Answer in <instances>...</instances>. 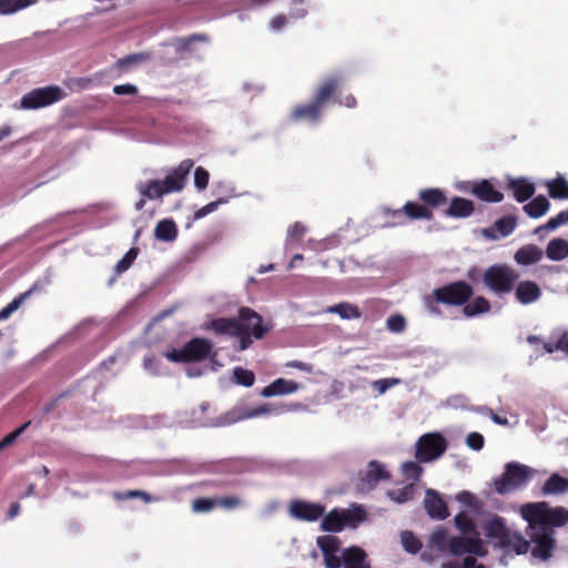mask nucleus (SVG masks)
<instances>
[{"mask_svg": "<svg viewBox=\"0 0 568 568\" xmlns=\"http://www.w3.org/2000/svg\"><path fill=\"white\" fill-rule=\"evenodd\" d=\"M316 544L322 551L324 565L326 568H341L342 556H338L341 549V540L332 535H323L317 537Z\"/></svg>", "mask_w": 568, "mask_h": 568, "instance_id": "obj_15", "label": "nucleus"}, {"mask_svg": "<svg viewBox=\"0 0 568 568\" xmlns=\"http://www.w3.org/2000/svg\"><path fill=\"white\" fill-rule=\"evenodd\" d=\"M233 376H234V379L235 382L239 384V385H242V386H245V387H251L253 386L254 382H255V375L252 371L250 369H245L243 367H235L233 369Z\"/></svg>", "mask_w": 568, "mask_h": 568, "instance_id": "obj_42", "label": "nucleus"}, {"mask_svg": "<svg viewBox=\"0 0 568 568\" xmlns=\"http://www.w3.org/2000/svg\"><path fill=\"white\" fill-rule=\"evenodd\" d=\"M483 528L485 536L494 541L496 548L515 551L517 555H524L530 548V541L519 531L508 528L506 520L500 516L495 515L487 519Z\"/></svg>", "mask_w": 568, "mask_h": 568, "instance_id": "obj_3", "label": "nucleus"}, {"mask_svg": "<svg viewBox=\"0 0 568 568\" xmlns=\"http://www.w3.org/2000/svg\"><path fill=\"white\" fill-rule=\"evenodd\" d=\"M507 187L513 192L514 197L519 203L529 200L536 191L535 184L525 178L510 179Z\"/></svg>", "mask_w": 568, "mask_h": 568, "instance_id": "obj_24", "label": "nucleus"}, {"mask_svg": "<svg viewBox=\"0 0 568 568\" xmlns=\"http://www.w3.org/2000/svg\"><path fill=\"white\" fill-rule=\"evenodd\" d=\"M415 490H416L415 485L408 484L403 488L388 491L387 495L392 500H394L398 504H404V503L413 499V497L415 495Z\"/></svg>", "mask_w": 568, "mask_h": 568, "instance_id": "obj_41", "label": "nucleus"}, {"mask_svg": "<svg viewBox=\"0 0 568 568\" xmlns=\"http://www.w3.org/2000/svg\"><path fill=\"white\" fill-rule=\"evenodd\" d=\"M335 103L345 105L346 108L354 109L357 105V101L353 94H347L343 99H336V94L332 98Z\"/></svg>", "mask_w": 568, "mask_h": 568, "instance_id": "obj_62", "label": "nucleus"}, {"mask_svg": "<svg viewBox=\"0 0 568 568\" xmlns=\"http://www.w3.org/2000/svg\"><path fill=\"white\" fill-rule=\"evenodd\" d=\"M31 422H27L13 432L7 434L1 440H0V450L6 449L10 445H12L17 438L29 427Z\"/></svg>", "mask_w": 568, "mask_h": 568, "instance_id": "obj_51", "label": "nucleus"}, {"mask_svg": "<svg viewBox=\"0 0 568 568\" xmlns=\"http://www.w3.org/2000/svg\"><path fill=\"white\" fill-rule=\"evenodd\" d=\"M113 497L116 500H125L131 498H141L144 503H151L153 500V497L144 490L114 491Z\"/></svg>", "mask_w": 568, "mask_h": 568, "instance_id": "obj_46", "label": "nucleus"}, {"mask_svg": "<svg viewBox=\"0 0 568 568\" xmlns=\"http://www.w3.org/2000/svg\"><path fill=\"white\" fill-rule=\"evenodd\" d=\"M550 207V203L544 195H538L529 203L525 204L523 210L531 219H538L545 215Z\"/></svg>", "mask_w": 568, "mask_h": 568, "instance_id": "obj_31", "label": "nucleus"}, {"mask_svg": "<svg viewBox=\"0 0 568 568\" xmlns=\"http://www.w3.org/2000/svg\"><path fill=\"white\" fill-rule=\"evenodd\" d=\"M531 475L532 469L530 467L510 462L505 465L501 476L495 478L493 486L497 494L507 495L526 485Z\"/></svg>", "mask_w": 568, "mask_h": 568, "instance_id": "obj_4", "label": "nucleus"}, {"mask_svg": "<svg viewBox=\"0 0 568 568\" xmlns=\"http://www.w3.org/2000/svg\"><path fill=\"white\" fill-rule=\"evenodd\" d=\"M475 204L471 200L454 196L448 207L444 211V215L453 219H466L474 214Z\"/></svg>", "mask_w": 568, "mask_h": 568, "instance_id": "obj_21", "label": "nucleus"}, {"mask_svg": "<svg viewBox=\"0 0 568 568\" xmlns=\"http://www.w3.org/2000/svg\"><path fill=\"white\" fill-rule=\"evenodd\" d=\"M211 328L220 335H239V325L236 317H219L211 322Z\"/></svg>", "mask_w": 568, "mask_h": 568, "instance_id": "obj_32", "label": "nucleus"}, {"mask_svg": "<svg viewBox=\"0 0 568 568\" xmlns=\"http://www.w3.org/2000/svg\"><path fill=\"white\" fill-rule=\"evenodd\" d=\"M139 254V248L138 247H131L125 254L124 256L116 263L115 265V272L118 274H121L123 272H125L126 270L130 268V266L133 264V262L135 261L136 256Z\"/></svg>", "mask_w": 568, "mask_h": 568, "instance_id": "obj_47", "label": "nucleus"}, {"mask_svg": "<svg viewBox=\"0 0 568 568\" xmlns=\"http://www.w3.org/2000/svg\"><path fill=\"white\" fill-rule=\"evenodd\" d=\"M463 306V314L468 318L488 313L490 311L489 301L483 296H477L470 303L467 302Z\"/></svg>", "mask_w": 568, "mask_h": 568, "instance_id": "obj_35", "label": "nucleus"}, {"mask_svg": "<svg viewBox=\"0 0 568 568\" xmlns=\"http://www.w3.org/2000/svg\"><path fill=\"white\" fill-rule=\"evenodd\" d=\"M544 349L547 353H554L555 351H561L568 355V331L562 332L556 342H547L544 344Z\"/></svg>", "mask_w": 568, "mask_h": 568, "instance_id": "obj_44", "label": "nucleus"}, {"mask_svg": "<svg viewBox=\"0 0 568 568\" xmlns=\"http://www.w3.org/2000/svg\"><path fill=\"white\" fill-rule=\"evenodd\" d=\"M30 294L26 292L13 298L6 307L0 311V321L7 320L14 311L19 308L24 298Z\"/></svg>", "mask_w": 568, "mask_h": 568, "instance_id": "obj_50", "label": "nucleus"}, {"mask_svg": "<svg viewBox=\"0 0 568 568\" xmlns=\"http://www.w3.org/2000/svg\"><path fill=\"white\" fill-rule=\"evenodd\" d=\"M518 274L506 265H491L483 275L484 284L496 294L511 292Z\"/></svg>", "mask_w": 568, "mask_h": 568, "instance_id": "obj_9", "label": "nucleus"}, {"mask_svg": "<svg viewBox=\"0 0 568 568\" xmlns=\"http://www.w3.org/2000/svg\"><path fill=\"white\" fill-rule=\"evenodd\" d=\"M424 507L427 515L433 519L443 520L449 516L446 501L432 488H428L425 493Z\"/></svg>", "mask_w": 568, "mask_h": 568, "instance_id": "obj_18", "label": "nucleus"}, {"mask_svg": "<svg viewBox=\"0 0 568 568\" xmlns=\"http://www.w3.org/2000/svg\"><path fill=\"white\" fill-rule=\"evenodd\" d=\"M193 165L194 163L192 160L185 159L181 161L176 168L172 169L164 180H160V183L166 194L180 192L184 189L186 178Z\"/></svg>", "mask_w": 568, "mask_h": 568, "instance_id": "obj_13", "label": "nucleus"}, {"mask_svg": "<svg viewBox=\"0 0 568 568\" xmlns=\"http://www.w3.org/2000/svg\"><path fill=\"white\" fill-rule=\"evenodd\" d=\"M544 495H560L568 491V478L552 474L542 485Z\"/></svg>", "mask_w": 568, "mask_h": 568, "instance_id": "obj_29", "label": "nucleus"}, {"mask_svg": "<svg viewBox=\"0 0 568 568\" xmlns=\"http://www.w3.org/2000/svg\"><path fill=\"white\" fill-rule=\"evenodd\" d=\"M456 499L463 504L471 505L475 500V496L467 490H463L457 494Z\"/></svg>", "mask_w": 568, "mask_h": 568, "instance_id": "obj_63", "label": "nucleus"}, {"mask_svg": "<svg viewBox=\"0 0 568 568\" xmlns=\"http://www.w3.org/2000/svg\"><path fill=\"white\" fill-rule=\"evenodd\" d=\"M326 312L337 314L343 320H356L362 316L359 308L356 305H353L347 302H342L336 305H332L327 307Z\"/></svg>", "mask_w": 568, "mask_h": 568, "instance_id": "obj_36", "label": "nucleus"}, {"mask_svg": "<svg viewBox=\"0 0 568 568\" xmlns=\"http://www.w3.org/2000/svg\"><path fill=\"white\" fill-rule=\"evenodd\" d=\"M484 436L479 433H470L466 437V444L474 450H480L484 447Z\"/></svg>", "mask_w": 568, "mask_h": 568, "instance_id": "obj_60", "label": "nucleus"}, {"mask_svg": "<svg viewBox=\"0 0 568 568\" xmlns=\"http://www.w3.org/2000/svg\"><path fill=\"white\" fill-rule=\"evenodd\" d=\"M517 225V219L514 215L498 219L491 227L484 229L483 234L487 239L497 240L510 235Z\"/></svg>", "mask_w": 568, "mask_h": 568, "instance_id": "obj_20", "label": "nucleus"}, {"mask_svg": "<svg viewBox=\"0 0 568 568\" xmlns=\"http://www.w3.org/2000/svg\"><path fill=\"white\" fill-rule=\"evenodd\" d=\"M216 507V498H205L200 497L195 498L192 501V510L194 513H207L213 510Z\"/></svg>", "mask_w": 568, "mask_h": 568, "instance_id": "obj_49", "label": "nucleus"}, {"mask_svg": "<svg viewBox=\"0 0 568 568\" xmlns=\"http://www.w3.org/2000/svg\"><path fill=\"white\" fill-rule=\"evenodd\" d=\"M240 327L239 335L250 333L256 339H261L270 331L263 325L262 316L250 307H241L236 317Z\"/></svg>", "mask_w": 568, "mask_h": 568, "instance_id": "obj_11", "label": "nucleus"}, {"mask_svg": "<svg viewBox=\"0 0 568 568\" xmlns=\"http://www.w3.org/2000/svg\"><path fill=\"white\" fill-rule=\"evenodd\" d=\"M390 474L377 460H371L367 470L359 478V489L368 491L374 489L381 480H388Z\"/></svg>", "mask_w": 568, "mask_h": 568, "instance_id": "obj_17", "label": "nucleus"}, {"mask_svg": "<svg viewBox=\"0 0 568 568\" xmlns=\"http://www.w3.org/2000/svg\"><path fill=\"white\" fill-rule=\"evenodd\" d=\"M64 97L65 92L58 85L36 88L21 98L20 109L37 110L45 108L61 101Z\"/></svg>", "mask_w": 568, "mask_h": 568, "instance_id": "obj_8", "label": "nucleus"}, {"mask_svg": "<svg viewBox=\"0 0 568 568\" xmlns=\"http://www.w3.org/2000/svg\"><path fill=\"white\" fill-rule=\"evenodd\" d=\"M473 295V286L465 281L452 282L434 290L435 302L449 306H463Z\"/></svg>", "mask_w": 568, "mask_h": 568, "instance_id": "obj_7", "label": "nucleus"}, {"mask_svg": "<svg viewBox=\"0 0 568 568\" xmlns=\"http://www.w3.org/2000/svg\"><path fill=\"white\" fill-rule=\"evenodd\" d=\"M430 541L438 550L444 551L446 549L447 530L444 527H438L430 536Z\"/></svg>", "mask_w": 568, "mask_h": 568, "instance_id": "obj_54", "label": "nucleus"}, {"mask_svg": "<svg viewBox=\"0 0 568 568\" xmlns=\"http://www.w3.org/2000/svg\"><path fill=\"white\" fill-rule=\"evenodd\" d=\"M216 498V507H221L226 510H233L244 505V501L239 496H221Z\"/></svg>", "mask_w": 568, "mask_h": 568, "instance_id": "obj_48", "label": "nucleus"}, {"mask_svg": "<svg viewBox=\"0 0 568 568\" xmlns=\"http://www.w3.org/2000/svg\"><path fill=\"white\" fill-rule=\"evenodd\" d=\"M346 527L342 509H332L321 523V529L327 532H339Z\"/></svg>", "mask_w": 568, "mask_h": 568, "instance_id": "obj_27", "label": "nucleus"}, {"mask_svg": "<svg viewBox=\"0 0 568 568\" xmlns=\"http://www.w3.org/2000/svg\"><path fill=\"white\" fill-rule=\"evenodd\" d=\"M455 525L463 534H473L476 531V525L473 519L465 513L455 516Z\"/></svg>", "mask_w": 568, "mask_h": 568, "instance_id": "obj_45", "label": "nucleus"}, {"mask_svg": "<svg viewBox=\"0 0 568 568\" xmlns=\"http://www.w3.org/2000/svg\"><path fill=\"white\" fill-rule=\"evenodd\" d=\"M140 193L149 200H155L163 196L165 193L160 180H151L139 186Z\"/></svg>", "mask_w": 568, "mask_h": 568, "instance_id": "obj_39", "label": "nucleus"}, {"mask_svg": "<svg viewBox=\"0 0 568 568\" xmlns=\"http://www.w3.org/2000/svg\"><path fill=\"white\" fill-rule=\"evenodd\" d=\"M386 215L392 216L394 219L402 217L405 215L408 220H426L432 221L434 219L433 211L424 206L417 202H407L402 209L398 210H387L385 212Z\"/></svg>", "mask_w": 568, "mask_h": 568, "instance_id": "obj_16", "label": "nucleus"}, {"mask_svg": "<svg viewBox=\"0 0 568 568\" xmlns=\"http://www.w3.org/2000/svg\"><path fill=\"white\" fill-rule=\"evenodd\" d=\"M37 2L38 0H0V14L10 16Z\"/></svg>", "mask_w": 568, "mask_h": 568, "instance_id": "obj_37", "label": "nucleus"}, {"mask_svg": "<svg viewBox=\"0 0 568 568\" xmlns=\"http://www.w3.org/2000/svg\"><path fill=\"white\" fill-rule=\"evenodd\" d=\"M210 180V173L203 166H197L194 171V185L197 190L206 189Z\"/></svg>", "mask_w": 568, "mask_h": 568, "instance_id": "obj_53", "label": "nucleus"}, {"mask_svg": "<svg viewBox=\"0 0 568 568\" xmlns=\"http://www.w3.org/2000/svg\"><path fill=\"white\" fill-rule=\"evenodd\" d=\"M398 383L399 379L397 378H382L374 381L372 386L376 392H378V394H384L387 389L397 385Z\"/></svg>", "mask_w": 568, "mask_h": 568, "instance_id": "obj_58", "label": "nucleus"}, {"mask_svg": "<svg viewBox=\"0 0 568 568\" xmlns=\"http://www.w3.org/2000/svg\"><path fill=\"white\" fill-rule=\"evenodd\" d=\"M546 255L551 261H562L568 256V241L564 239L551 240L546 247Z\"/></svg>", "mask_w": 568, "mask_h": 568, "instance_id": "obj_34", "label": "nucleus"}, {"mask_svg": "<svg viewBox=\"0 0 568 568\" xmlns=\"http://www.w3.org/2000/svg\"><path fill=\"white\" fill-rule=\"evenodd\" d=\"M113 92L118 95L129 94L134 95L138 93V88L133 84H118L113 88Z\"/></svg>", "mask_w": 568, "mask_h": 568, "instance_id": "obj_61", "label": "nucleus"}, {"mask_svg": "<svg viewBox=\"0 0 568 568\" xmlns=\"http://www.w3.org/2000/svg\"><path fill=\"white\" fill-rule=\"evenodd\" d=\"M342 83L343 78L341 75H331L326 78L320 83L308 103L297 104L293 108L290 114V121L318 123L322 119L325 104L328 103L335 94H337Z\"/></svg>", "mask_w": 568, "mask_h": 568, "instance_id": "obj_2", "label": "nucleus"}, {"mask_svg": "<svg viewBox=\"0 0 568 568\" xmlns=\"http://www.w3.org/2000/svg\"><path fill=\"white\" fill-rule=\"evenodd\" d=\"M148 59H149V54L143 53V52L129 54L126 57L119 59L116 62V67L122 70H128L130 67L138 65V64L146 61Z\"/></svg>", "mask_w": 568, "mask_h": 568, "instance_id": "obj_43", "label": "nucleus"}, {"mask_svg": "<svg viewBox=\"0 0 568 568\" xmlns=\"http://www.w3.org/2000/svg\"><path fill=\"white\" fill-rule=\"evenodd\" d=\"M447 550L453 556L464 554L485 557L488 554L483 540L478 537L454 536L447 542Z\"/></svg>", "mask_w": 568, "mask_h": 568, "instance_id": "obj_12", "label": "nucleus"}, {"mask_svg": "<svg viewBox=\"0 0 568 568\" xmlns=\"http://www.w3.org/2000/svg\"><path fill=\"white\" fill-rule=\"evenodd\" d=\"M306 227L300 223L295 222L287 230V240L291 242H300L305 234Z\"/></svg>", "mask_w": 568, "mask_h": 568, "instance_id": "obj_56", "label": "nucleus"}, {"mask_svg": "<svg viewBox=\"0 0 568 568\" xmlns=\"http://www.w3.org/2000/svg\"><path fill=\"white\" fill-rule=\"evenodd\" d=\"M541 257L542 250L534 244L524 245L515 253V261L520 265H531L539 262Z\"/></svg>", "mask_w": 568, "mask_h": 568, "instance_id": "obj_28", "label": "nucleus"}, {"mask_svg": "<svg viewBox=\"0 0 568 568\" xmlns=\"http://www.w3.org/2000/svg\"><path fill=\"white\" fill-rule=\"evenodd\" d=\"M439 303H440V302H435L434 293L432 294V296H428V297L426 298V305H427V307H428L429 312H430V313H433V314H436V315H439V314H440V311H439V308H438V304H439Z\"/></svg>", "mask_w": 568, "mask_h": 568, "instance_id": "obj_64", "label": "nucleus"}, {"mask_svg": "<svg viewBox=\"0 0 568 568\" xmlns=\"http://www.w3.org/2000/svg\"><path fill=\"white\" fill-rule=\"evenodd\" d=\"M225 203V200L223 199H219L216 201H213V202H210L207 203L206 205L202 206L201 209H199L195 213H194V219L195 220H200V219H203L204 216H206L207 214L214 212L217 210V207Z\"/></svg>", "mask_w": 568, "mask_h": 568, "instance_id": "obj_57", "label": "nucleus"}, {"mask_svg": "<svg viewBox=\"0 0 568 568\" xmlns=\"http://www.w3.org/2000/svg\"><path fill=\"white\" fill-rule=\"evenodd\" d=\"M541 295L539 286L532 281H523L517 285L516 297L521 304H530Z\"/></svg>", "mask_w": 568, "mask_h": 568, "instance_id": "obj_26", "label": "nucleus"}, {"mask_svg": "<svg viewBox=\"0 0 568 568\" xmlns=\"http://www.w3.org/2000/svg\"><path fill=\"white\" fill-rule=\"evenodd\" d=\"M301 385L292 379L277 378L261 390L263 397L288 395L297 392Z\"/></svg>", "mask_w": 568, "mask_h": 568, "instance_id": "obj_22", "label": "nucleus"}, {"mask_svg": "<svg viewBox=\"0 0 568 568\" xmlns=\"http://www.w3.org/2000/svg\"><path fill=\"white\" fill-rule=\"evenodd\" d=\"M343 568H371L367 562V554L358 546H352L342 552Z\"/></svg>", "mask_w": 568, "mask_h": 568, "instance_id": "obj_23", "label": "nucleus"}, {"mask_svg": "<svg viewBox=\"0 0 568 568\" xmlns=\"http://www.w3.org/2000/svg\"><path fill=\"white\" fill-rule=\"evenodd\" d=\"M546 186L551 199L568 200V181L564 176L558 175L547 181Z\"/></svg>", "mask_w": 568, "mask_h": 568, "instance_id": "obj_33", "label": "nucleus"}, {"mask_svg": "<svg viewBox=\"0 0 568 568\" xmlns=\"http://www.w3.org/2000/svg\"><path fill=\"white\" fill-rule=\"evenodd\" d=\"M288 513L297 520L316 521L324 516L325 507L320 503L294 499L290 503Z\"/></svg>", "mask_w": 568, "mask_h": 568, "instance_id": "obj_14", "label": "nucleus"}, {"mask_svg": "<svg viewBox=\"0 0 568 568\" xmlns=\"http://www.w3.org/2000/svg\"><path fill=\"white\" fill-rule=\"evenodd\" d=\"M387 328L394 333H402L405 329L406 322L402 315H390L387 318Z\"/></svg>", "mask_w": 568, "mask_h": 568, "instance_id": "obj_55", "label": "nucleus"}, {"mask_svg": "<svg viewBox=\"0 0 568 568\" xmlns=\"http://www.w3.org/2000/svg\"><path fill=\"white\" fill-rule=\"evenodd\" d=\"M521 517L528 524V535L534 542L531 556L542 561L552 556L556 547L555 529L568 524V509L551 507L547 501L527 503L520 507Z\"/></svg>", "mask_w": 568, "mask_h": 568, "instance_id": "obj_1", "label": "nucleus"}, {"mask_svg": "<svg viewBox=\"0 0 568 568\" xmlns=\"http://www.w3.org/2000/svg\"><path fill=\"white\" fill-rule=\"evenodd\" d=\"M195 41L206 42V41H209V38L205 34L194 33L186 38L180 39L179 48L181 50H189L190 45Z\"/></svg>", "mask_w": 568, "mask_h": 568, "instance_id": "obj_59", "label": "nucleus"}, {"mask_svg": "<svg viewBox=\"0 0 568 568\" xmlns=\"http://www.w3.org/2000/svg\"><path fill=\"white\" fill-rule=\"evenodd\" d=\"M403 474L407 479L418 480L423 474V468L415 462H406L402 467Z\"/></svg>", "mask_w": 568, "mask_h": 568, "instance_id": "obj_52", "label": "nucleus"}, {"mask_svg": "<svg viewBox=\"0 0 568 568\" xmlns=\"http://www.w3.org/2000/svg\"><path fill=\"white\" fill-rule=\"evenodd\" d=\"M470 194L487 203H499L504 200V194L497 191L488 180L474 182L470 187Z\"/></svg>", "mask_w": 568, "mask_h": 568, "instance_id": "obj_19", "label": "nucleus"}, {"mask_svg": "<svg viewBox=\"0 0 568 568\" xmlns=\"http://www.w3.org/2000/svg\"><path fill=\"white\" fill-rule=\"evenodd\" d=\"M300 404L265 403L255 408L235 407L230 410L225 418L227 423H236L242 419L253 418L262 415H283L300 408Z\"/></svg>", "mask_w": 568, "mask_h": 568, "instance_id": "obj_5", "label": "nucleus"}, {"mask_svg": "<svg viewBox=\"0 0 568 568\" xmlns=\"http://www.w3.org/2000/svg\"><path fill=\"white\" fill-rule=\"evenodd\" d=\"M400 541L403 548L413 555L417 554L423 547L422 541L409 530L400 534Z\"/></svg>", "mask_w": 568, "mask_h": 568, "instance_id": "obj_40", "label": "nucleus"}, {"mask_svg": "<svg viewBox=\"0 0 568 568\" xmlns=\"http://www.w3.org/2000/svg\"><path fill=\"white\" fill-rule=\"evenodd\" d=\"M345 524L349 527H356L366 519V511L362 505H353L349 509H342Z\"/></svg>", "mask_w": 568, "mask_h": 568, "instance_id": "obj_38", "label": "nucleus"}, {"mask_svg": "<svg viewBox=\"0 0 568 568\" xmlns=\"http://www.w3.org/2000/svg\"><path fill=\"white\" fill-rule=\"evenodd\" d=\"M155 239L172 242L178 237V226L171 219L160 221L154 229Z\"/></svg>", "mask_w": 568, "mask_h": 568, "instance_id": "obj_30", "label": "nucleus"}, {"mask_svg": "<svg viewBox=\"0 0 568 568\" xmlns=\"http://www.w3.org/2000/svg\"><path fill=\"white\" fill-rule=\"evenodd\" d=\"M447 446L446 438L438 433L422 435L415 445V457L419 463L433 462L446 452Z\"/></svg>", "mask_w": 568, "mask_h": 568, "instance_id": "obj_10", "label": "nucleus"}, {"mask_svg": "<svg viewBox=\"0 0 568 568\" xmlns=\"http://www.w3.org/2000/svg\"><path fill=\"white\" fill-rule=\"evenodd\" d=\"M418 199L423 202L424 206L438 209L447 203V196L440 189L429 187L423 189L418 192Z\"/></svg>", "mask_w": 568, "mask_h": 568, "instance_id": "obj_25", "label": "nucleus"}, {"mask_svg": "<svg viewBox=\"0 0 568 568\" xmlns=\"http://www.w3.org/2000/svg\"><path fill=\"white\" fill-rule=\"evenodd\" d=\"M212 344L204 338L194 337L181 349H171L164 356L174 363H191L204 361L211 353Z\"/></svg>", "mask_w": 568, "mask_h": 568, "instance_id": "obj_6", "label": "nucleus"}]
</instances>
